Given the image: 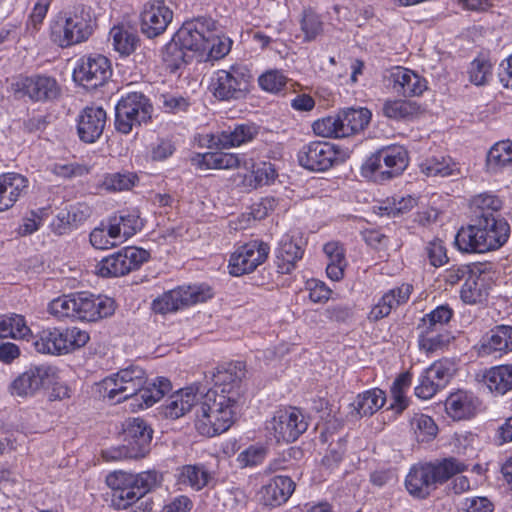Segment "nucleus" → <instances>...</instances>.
<instances>
[{
    "mask_svg": "<svg viewBox=\"0 0 512 512\" xmlns=\"http://www.w3.org/2000/svg\"><path fill=\"white\" fill-rule=\"evenodd\" d=\"M245 377L242 362L219 366L211 373L213 387L204 391L197 410L196 429L213 437L227 431L235 421L240 400V383Z\"/></svg>",
    "mask_w": 512,
    "mask_h": 512,
    "instance_id": "1",
    "label": "nucleus"
},
{
    "mask_svg": "<svg viewBox=\"0 0 512 512\" xmlns=\"http://www.w3.org/2000/svg\"><path fill=\"white\" fill-rule=\"evenodd\" d=\"M102 387L108 399L115 403L132 399L131 405L138 409L151 407L172 388L170 380L165 377L148 382L145 371L134 365L105 378Z\"/></svg>",
    "mask_w": 512,
    "mask_h": 512,
    "instance_id": "2",
    "label": "nucleus"
},
{
    "mask_svg": "<svg viewBox=\"0 0 512 512\" xmlns=\"http://www.w3.org/2000/svg\"><path fill=\"white\" fill-rule=\"evenodd\" d=\"M471 224L461 228L455 236V245L462 252L484 253L502 247L510 235L505 218H471Z\"/></svg>",
    "mask_w": 512,
    "mask_h": 512,
    "instance_id": "3",
    "label": "nucleus"
},
{
    "mask_svg": "<svg viewBox=\"0 0 512 512\" xmlns=\"http://www.w3.org/2000/svg\"><path fill=\"white\" fill-rule=\"evenodd\" d=\"M466 469L467 465L455 457L419 463L411 467L405 479V486L413 497L425 499L439 485Z\"/></svg>",
    "mask_w": 512,
    "mask_h": 512,
    "instance_id": "4",
    "label": "nucleus"
},
{
    "mask_svg": "<svg viewBox=\"0 0 512 512\" xmlns=\"http://www.w3.org/2000/svg\"><path fill=\"white\" fill-rule=\"evenodd\" d=\"M106 483L111 488V504L121 510L138 503L159 483L156 471H144L138 474L114 471L107 475Z\"/></svg>",
    "mask_w": 512,
    "mask_h": 512,
    "instance_id": "5",
    "label": "nucleus"
},
{
    "mask_svg": "<svg viewBox=\"0 0 512 512\" xmlns=\"http://www.w3.org/2000/svg\"><path fill=\"white\" fill-rule=\"evenodd\" d=\"M153 430L141 418H129L123 428V445L102 451L105 460L138 459L150 449Z\"/></svg>",
    "mask_w": 512,
    "mask_h": 512,
    "instance_id": "6",
    "label": "nucleus"
},
{
    "mask_svg": "<svg viewBox=\"0 0 512 512\" xmlns=\"http://www.w3.org/2000/svg\"><path fill=\"white\" fill-rule=\"evenodd\" d=\"M252 75L244 65H232L221 69L212 77L210 88L213 95L222 101L244 98L251 85Z\"/></svg>",
    "mask_w": 512,
    "mask_h": 512,
    "instance_id": "7",
    "label": "nucleus"
},
{
    "mask_svg": "<svg viewBox=\"0 0 512 512\" xmlns=\"http://www.w3.org/2000/svg\"><path fill=\"white\" fill-rule=\"evenodd\" d=\"M152 110L149 99L143 93H128L115 106V129L122 134L130 133L134 127L151 118Z\"/></svg>",
    "mask_w": 512,
    "mask_h": 512,
    "instance_id": "8",
    "label": "nucleus"
},
{
    "mask_svg": "<svg viewBox=\"0 0 512 512\" xmlns=\"http://www.w3.org/2000/svg\"><path fill=\"white\" fill-rule=\"evenodd\" d=\"M149 252L137 247H125L103 258L96 265V274L101 277L124 276L148 261Z\"/></svg>",
    "mask_w": 512,
    "mask_h": 512,
    "instance_id": "9",
    "label": "nucleus"
},
{
    "mask_svg": "<svg viewBox=\"0 0 512 512\" xmlns=\"http://www.w3.org/2000/svg\"><path fill=\"white\" fill-rule=\"evenodd\" d=\"M211 297V289L208 286L193 285L178 287L155 299L153 301V309L155 312L165 314L197 303L205 302Z\"/></svg>",
    "mask_w": 512,
    "mask_h": 512,
    "instance_id": "10",
    "label": "nucleus"
},
{
    "mask_svg": "<svg viewBox=\"0 0 512 512\" xmlns=\"http://www.w3.org/2000/svg\"><path fill=\"white\" fill-rule=\"evenodd\" d=\"M56 374L57 369L51 365L30 366L11 382L10 392L19 397L34 396L41 389L52 384Z\"/></svg>",
    "mask_w": 512,
    "mask_h": 512,
    "instance_id": "11",
    "label": "nucleus"
},
{
    "mask_svg": "<svg viewBox=\"0 0 512 512\" xmlns=\"http://www.w3.org/2000/svg\"><path fill=\"white\" fill-rule=\"evenodd\" d=\"M12 88L16 96H27L34 102L52 101L61 94V88L54 77L40 74L18 78Z\"/></svg>",
    "mask_w": 512,
    "mask_h": 512,
    "instance_id": "12",
    "label": "nucleus"
},
{
    "mask_svg": "<svg viewBox=\"0 0 512 512\" xmlns=\"http://www.w3.org/2000/svg\"><path fill=\"white\" fill-rule=\"evenodd\" d=\"M307 428L308 423L297 408L278 410L267 422V430L277 442H294Z\"/></svg>",
    "mask_w": 512,
    "mask_h": 512,
    "instance_id": "13",
    "label": "nucleus"
},
{
    "mask_svg": "<svg viewBox=\"0 0 512 512\" xmlns=\"http://www.w3.org/2000/svg\"><path fill=\"white\" fill-rule=\"evenodd\" d=\"M111 75L109 59L100 54L83 57L73 71L74 81L86 89L104 85Z\"/></svg>",
    "mask_w": 512,
    "mask_h": 512,
    "instance_id": "14",
    "label": "nucleus"
},
{
    "mask_svg": "<svg viewBox=\"0 0 512 512\" xmlns=\"http://www.w3.org/2000/svg\"><path fill=\"white\" fill-rule=\"evenodd\" d=\"M268 244L254 240L239 247L230 257L229 273L242 276L253 272L268 257Z\"/></svg>",
    "mask_w": 512,
    "mask_h": 512,
    "instance_id": "15",
    "label": "nucleus"
},
{
    "mask_svg": "<svg viewBox=\"0 0 512 512\" xmlns=\"http://www.w3.org/2000/svg\"><path fill=\"white\" fill-rule=\"evenodd\" d=\"M92 32L90 16L75 13L67 17L64 24L53 27L51 37L53 42L65 48L86 41Z\"/></svg>",
    "mask_w": 512,
    "mask_h": 512,
    "instance_id": "16",
    "label": "nucleus"
},
{
    "mask_svg": "<svg viewBox=\"0 0 512 512\" xmlns=\"http://www.w3.org/2000/svg\"><path fill=\"white\" fill-rule=\"evenodd\" d=\"M72 305L75 307L74 318L81 321L95 322L109 317L115 312L113 299L88 292L75 293Z\"/></svg>",
    "mask_w": 512,
    "mask_h": 512,
    "instance_id": "17",
    "label": "nucleus"
},
{
    "mask_svg": "<svg viewBox=\"0 0 512 512\" xmlns=\"http://www.w3.org/2000/svg\"><path fill=\"white\" fill-rule=\"evenodd\" d=\"M215 28V21L212 18L198 17L183 23L175 33L176 38L187 51L199 52L202 54L212 29Z\"/></svg>",
    "mask_w": 512,
    "mask_h": 512,
    "instance_id": "18",
    "label": "nucleus"
},
{
    "mask_svg": "<svg viewBox=\"0 0 512 512\" xmlns=\"http://www.w3.org/2000/svg\"><path fill=\"white\" fill-rule=\"evenodd\" d=\"M337 160L333 145L325 141L305 144L298 152L299 164L310 171H326Z\"/></svg>",
    "mask_w": 512,
    "mask_h": 512,
    "instance_id": "19",
    "label": "nucleus"
},
{
    "mask_svg": "<svg viewBox=\"0 0 512 512\" xmlns=\"http://www.w3.org/2000/svg\"><path fill=\"white\" fill-rule=\"evenodd\" d=\"M173 12L163 0H153L141 12V32L148 38L163 34L172 21Z\"/></svg>",
    "mask_w": 512,
    "mask_h": 512,
    "instance_id": "20",
    "label": "nucleus"
},
{
    "mask_svg": "<svg viewBox=\"0 0 512 512\" xmlns=\"http://www.w3.org/2000/svg\"><path fill=\"white\" fill-rule=\"evenodd\" d=\"M454 374L453 365L448 361H436L420 378L415 394L422 399L433 397L439 389L446 387Z\"/></svg>",
    "mask_w": 512,
    "mask_h": 512,
    "instance_id": "21",
    "label": "nucleus"
},
{
    "mask_svg": "<svg viewBox=\"0 0 512 512\" xmlns=\"http://www.w3.org/2000/svg\"><path fill=\"white\" fill-rule=\"evenodd\" d=\"M206 387L203 384H193L184 389H180L170 396L165 406V415L167 417L177 419L196 406L195 415L203 401V395ZM197 419L195 420V422Z\"/></svg>",
    "mask_w": 512,
    "mask_h": 512,
    "instance_id": "22",
    "label": "nucleus"
},
{
    "mask_svg": "<svg viewBox=\"0 0 512 512\" xmlns=\"http://www.w3.org/2000/svg\"><path fill=\"white\" fill-rule=\"evenodd\" d=\"M388 86L404 97L421 95L426 89V81L412 70L404 67H395L386 76Z\"/></svg>",
    "mask_w": 512,
    "mask_h": 512,
    "instance_id": "23",
    "label": "nucleus"
},
{
    "mask_svg": "<svg viewBox=\"0 0 512 512\" xmlns=\"http://www.w3.org/2000/svg\"><path fill=\"white\" fill-rule=\"evenodd\" d=\"M106 111L102 107H85L78 116L77 132L81 141L94 143L103 133Z\"/></svg>",
    "mask_w": 512,
    "mask_h": 512,
    "instance_id": "24",
    "label": "nucleus"
},
{
    "mask_svg": "<svg viewBox=\"0 0 512 512\" xmlns=\"http://www.w3.org/2000/svg\"><path fill=\"white\" fill-rule=\"evenodd\" d=\"M295 482L288 476L278 475L262 487L261 500L266 506L276 507L287 502L295 490Z\"/></svg>",
    "mask_w": 512,
    "mask_h": 512,
    "instance_id": "25",
    "label": "nucleus"
},
{
    "mask_svg": "<svg viewBox=\"0 0 512 512\" xmlns=\"http://www.w3.org/2000/svg\"><path fill=\"white\" fill-rule=\"evenodd\" d=\"M385 402L386 394L383 390L379 388L366 390L358 394L350 404L351 411L349 415L353 419L372 416L384 406Z\"/></svg>",
    "mask_w": 512,
    "mask_h": 512,
    "instance_id": "26",
    "label": "nucleus"
},
{
    "mask_svg": "<svg viewBox=\"0 0 512 512\" xmlns=\"http://www.w3.org/2000/svg\"><path fill=\"white\" fill-rule=\"evenodd\" d=\"M478 351L481 356L512 351V327L500 325L492 329L482 338Z\"/></svg>",
    "mask_w": 512,
    "mask_h": 512,
    "instance_id": "27",
    "label": "nucleus"
},
{
    "mask_svg": "<svg viewBox=\"0 0 512 512\" xmlns=\"http://www.w3.org/2000/svg\"><path fill=\"white\" fill-rule=\"evenodd\" d=\"M28 180L18 173H6L0 176V211L11 208L20 195L27 189Z\"/></svg>",
    "mask_w": 512,
    "mask_h": 512,
    "instance_id": "28",
    "label": "nucleus"
},
{
    "mask_svg": "<svg viewBox=\"0 0 512 512\" xmlns=\"http://www.w3.org/2000/svg\"><path fill=\"white\" fill-rule=\"evenodd\" d=\"M412 292V286L403 284L400 287L389 290L379 302L371 309L369 319L378 321L391 313V310L405 303Z\"/></svg>",
    "mask_w": 512,
    "mask_h": 512,
    "instance_id": "29",
    "label": "nucleus"
},
{
    "mask_svg": "<svg viewBox=\"0 0 512 512\" xmlns=\"http://www.w3.org/2000/svg\"><path fill=\"white\" fill-rule=\"evenodd\" d=\"M197 165L206 169H237L240 167L249 168V162L244 156L225 152H208L198 154Z\"/></svg>",
    "mask_w": 512,
    "mask_h": 512,
    "instance_id": "30",
    "label": "nucleus"
},
{
    "mask_svg": "<svg viewBox=\"0 0 512 512\" xmlns=\"http://www.w3.org/2000/svg\"><path fill=\"white\" fill-rule=\"evenodd\" d=\"M478 399L465 391L451 394L445 401V410L454 420L469 418L475 414Z\"/></svg>",
    "mask_w": 512,
    "mask_h": 512,
    "instance_id": "31",
    "label": "nucleus"
},
{
    "mask_svg": "<svg viewBox=\"0 0 512 512\" xmlns=\"http://www.w3.org/2000/svg\"><path fill=\"white\" fill-rule=\"evenodd\" d=\"M343 138L356 134L369 124L371 112L367 108H344L338 113Z\"/></svg>",
    "mask_w": 512,
    "mask_h": 512,
    "instance_id": "32",
    "label": "nucleus"
},
{
    "mask_svg": "<svg viewBox=\"0 0 512 512\" xmlns=\"http://www.w3.org/2000/svg\"><path fill=\"white\" fill-rule=\"evenodd\" d=\"M178 482L200 491L213 480V473L203 463L183 465L178 469Z\"/></svg>",
    "mask_w": 512,
    "mask_h": 512,
    "instance_id": "33",
    "label": "nucleus"
},
{
    "mask_svg": "<svg viewBox=\"0 0 512 512\" xmlns=\"http://www.w3.org/2000/svg\"><path fill=\"white\" fill-rule=\"evenodd\" d=\"M257 134L258 129L253 124H236L221 131L215 144L220 148L240 146L254 139Z\"/></svg>",
    "mask_w": 512,
    "mask_h": 512,
    "instance_id": "34",
    "label": "nucleus"
},
{
    "mask_svg": "<svg viewBox=\"0 0 512 512\" xmlns=\"http://www.w3.org/2000/svg\"><path fill=\"white\" fill-rule=\"evenodd\" d=\"M302 256V248L289 236H284L276 250L278 272L281 274L291 273L295 269L296 262L300 260Z\"/></svg>",
    "mask_w": 512,
    "mask_h": 512,
    "instance_id": "35",
    "label": "nucleus"
},
{
    "mask_svg": "<svg viewBox=\"0 0 512 512\" xmlns=\"http://www.w3.org/2000/svg\"><path fill=\"white\" fill-rule=\"evenodd\" d=\"M66 342L60 328H46L40 331L33 341V346L38 353L61 355L66 353Z\"/></svg>",
    "mask_w": 512,
    "mask_h": 512,
    "instance_id": "36",
    "label": "nucleus"
},
{
    "mask_svg": "<svg viewBox=\"0 0 512 512\" xmlns=\"http://www.w3.org/2000/svg\"><path fill=\"white\" fill-rule=\"evenodd\" d=\"M503 206L502 200L490 192L475 195L470 200L471 218L499 217V211Z\"/></svg>",
    "mask_w": 512,
    "mask_h": 512,
    "instance_id": "37",
    "label": "nucleus"
},
{
    "mask_svg": "<svg viewBox=\"0 0 512 512\" xmlns=\"http://www.w3.org/2000/svg\"><path fill=\"white\" fill-rule=\"evenodd\" d=\"M419 329H421L418 340L419 347L427 353L442 349L448 345L453 338L446 328H434L420 325Z\"/></svg>",
    "mask_w": 512,
    "mask_h": 512,
    "instance_id": "38",
    "label": "nucleus"
},
{
    "mask_svg": "<svg viewBox=\"0 0 512 512\" xmlns=\"http://www.w3.org/2000/svg\"><path fill=\"white\" fill-rule=\"evenodd\" d=\"M186 48L176 39L167 43L162 52V60L171 73L185 67L192 59V55L186 52Z\"/></svg>",
    "mask_w": 512,
    "mask_h": 512,
    "instance_id": "39",
    "label": "nucleus"
},
{
    "mask_svg": "<svg viewBox=\"0 0 512 512\" xmlns=\"http://www.w3.org/2000/svg\"><path fill=\"white\" fill-rule=\"evenodd\" d=\"M409 162L408 152L402 146H390V157L387 169L381 170L378 175V183L389 181L398 177L407 168Z\"/></svg>",
    "mask_w": 512,
    "mask_h": 512,
    "instance_id": "40",
    "label": "nucleus"
},
{
    "mask_svg": "<svg viewBox=\"0 0 512 512\" xmlns=\"http://www.w3.org/2000/svg\"><path fill=\"white\" fill-rule=\"evenodd\" d=\"M487 387L500 395L512 388V365H500L491 368L485 375Z\"/></svg>",
    "mask_w": 512,
    "mask_h": 512,
    "instance_id": "41",
    "label": "nucleus"
},
{
    "mask_svg": "<svg viewBox=\"0 0 512 512\" xmlns=\"http://www.w3.org/2000/svg\"><path fill=\"white\" fill-rule=\"evenodd\" d=\"M30 332L22 315H0V338L24 339Z\"/></svg>",
    "mask_w": 512,
    "mask_h": 512,
    "instance_id": "42",
    "label": "nucleus"
},
{
    "mask_svg": "<svg viewBox=\"0 0 512 512\" xmlns=\"http://www.w3.org/2000/svg\"><path fill=\"white\" fill-rule=\"evenodd\" d=\"M390 157V146L383 147L372 153L361 166V175L373 182L378 183V173L387 169Z\"/></svg>",
    "mask_w": 512,
    "mask_h": 512,
    "instance_id": "43",
    "label": "nucleus"
},
{
    "mask_svg": "<svg viewBox=\"0 0 512 512\" xmlns=\"http://www.w3.org/2000/svg\"><path fill=\"white\" fill-rule=\"evenodd\" d=\"M510 163H512V141L506 140L494 144L487 154L488 171L495 173Z\"/></svg>",
    "mask_w": 512,
    "mask_h": 512,
    "instance_id": "44",
    "label": "nucleus"
},
{
    "mask_svg": "<svg viewBox=\"0 0 512 512\" xmlns=\"http://www.w3.org/2000/svg\"><path fill=\"white\" fill-rule=\"evenodd\" d=\"M122 242L119 227L109 223L108 229L96 227L90 233V243L96 249H108Z\"/></svg>",
    "mask_w": 512,
    "mask_h": 512,
    "instance_id": "45",
    "label": "nucleus"
},
{
    "mask_svg": "<svg viewBox=\"0 0 512 512\" xmlns=\"http://www.w3.org/2000/svg\"><path fill=\"white\" fill-rule=\"evenodd\" d=\"M382 111L390 119L408 120L418 114L419 106L411 101L389 100L384 103Z\"/></svg>",
    "mask_w": 512,
    "mask_h": 512,
    "instance_id": "46",
    "label": "nucleus"
},
{
    "mask_svg": "<svg viewBox=\"0 0 512 512\" xmlns=\"http://www.w3.org/2000/svg\"><path fill=\"white\" fill-rule=\"evenodd\" d=\"M114 49L121 55L128 56L133 53L138 45V36L123 27L115 26L110 31Z\"/></svg>",
    "mask_w": 512,
    "mask_h": 512,
    "instance_id": "47",
    "label": "nucleus"
},
{
    "mask_svg": "<svg viewBox=\"0 0 512 512\" xmlns=\"http://www.w3.org/2000/svg\"><path fill=\"white\" fill-rule=\"evenodd\" d=\"M410 425L418 442H429L436 437L438 432L434 420L425 414H414L410 420Z\"/></svg>",
    "mask_w": 512,
    "mask_h": 512,
    "instance_id": "48",
    "label": "nucleus"
},
{
    "mask_svg": "<svg viewBox=\"0 0 512 512\" xmlns=\"http://www.w3.org/2000/svg\"><path fill=\"white\" fill-rule=\"evenodd\" d=\"M420 167L425 175L440 177L452 176L457 169L452 159L444 156L426 159Z\"/></svg>",
    "mask_w": 512,
    "mask_h": 512,
    "instance_id": "49",
    "label": "nucleus"
},
{
    "mask_svg": "<svg viewBox=\"0 0 512 512\" xmlns=\"http://www.w3.org/2000/svg\"><path fill=\"white\" fill-rule=\"evenodd\" d=\"M232 41L230 38L219 35L217 27L212 29L209 37V43H206L202 55H207L209 60H218L226 56L231 49Z\"/></svg>",
    "mask_w": 512,
    "mask_h": 512,
    "instance_id": "50",
    "label": "nucleus"
},
{
    "mask_svg": "<svg viewBox=\"0 0 512 512\" xmlns=\"http://www.w3.org/2000/svg\"><path fill=\"white\" fill-rule=\"evenodd\" d=\"M109 223L116 224L119 227L120 237L123 240L131 237L143 226L138 211H131L119 216L109 218Z\"/></svg>",
    "mask_w": 512,
    "mask_h": 512,
    "instance_id": "51",
    "label": "nucleus"
},
{
    "mask_svg": "<svg viewBox=\"0 0 512 512\" xmlns=\"http://www.w3.org/2000/svg\"><path fill=\"white\" fill-rule=\"evenodd\" d=\"M481 274H470L461 289V299L468 304L481 302L485 291L483 290V280L479 278Z\"/></svg>",
    "mask_w": 512,
    "mask_h": 512,
    "instance_id": "52",
    "label": "nucleus"
},
{
    "mask_svg": "<svg viewBox=\"0 0 512 512\" xmlns=\"http://www.w3.org/2000/svg\"><path fill=\"white\" fill-rule=\"evenodd\" d=\"M313 131L322 137L343 138L341 135L340 120L338 114L329 116L313 123Z\"/></svg>",
    "mask_w": 512,
    "mask_h": 512,
    "instance_id": "53",
    "label": "nucleus"
},
{
    "mask_svg": "<svg viewBox=\"0 0 512 512\" xmlns=\"http://www.w3.org/2000/svg\"><path fill=\"white\" fill-rule=\"evenodd\" d=\"M138 177L135 173L125 172V173H113L106 176L104 185L107 189L113 191H123L131 189Z\"/></svg>",
    "mask_w": 512,
    "mask_h": 512,
    "instance_id": "54",
    "label": "nucleus"
},
{
    "mask_svg": "<svg viewBox=\"0 0 512 512\" xmlns=\"http://www.w3.org/2000/svg\"><path fill=\"white\" fill-rule=\"evenodd\" d=\"M75 300V293L69 295H63L57 299H54L49 304V312L58 317H71L74 318L75 315V307H73L72 303Z\"/></svg>",
    "mask_w": 512,
    "mask_h": 512,
    "instance_id": "55",
    "label": "nucleus"
},
{
    "mask_svg": "<svg viewBox=\"0 0 512 512\" xmlns=\"http://www.w3.org/2000/svg\"><path fill=\"white\" fill-rule=\"evenodd\" d=\"M301 29L305 34V40H314L322 32V21L312 10H305L301 21Z\"/></svg>",
    "mask_w": 512,
    "mask_h": 512,
    "instance_id": "56",
    "label": "nucleus"
},
{
    "mask_svg": "<svg viewBox=\"0 0 512 512\" xmlns=\"http://www.w3.org/2000/svg\"><path fill=\"white\" fill-rule=\"evenodd\" d=\"M453 311L448 305H441L422 319L423 326L445 328L444 325L452 318Z\"/></svg>",
    "mask_w": 512,
    "mask_h": 512,
    "instance_id": "57",
    "label": "nucleus"
},
{
    "mask_svg": "<svg viewBox=\"0 0 512 512\" xmlns=\"http://www.w3.org/2000/svg\"><path fill=\"white\" fill-rule=\"evenodd\" d=\"M260 87L268 92H279L287 82V78L278 70H270L258 79Z\"/></svg>",
    "mask_w": 512,
    "mask_h": 512,
    "instance_id": "58",
    "label": "nucleus"
},
{
    "mask_svg": "<svg viewBox=\"0 0 512 512\" xmlns=\"http://www.w3.org/2000/svg\"><path fill=\"white\" fill-rule=\"evenodd\" d=\"M481 274L480 266L473 263L468 265L453 266L445 271L444 280L450 285L457 284L461 279L470 274Z\"/></svg>",
    "mask_w": 512,
    "mask_h": 512,
    "instance_id": "59",
    "label": "nucleus"
},
{
    "mask_svg": "<svg viewBox=\"0 0 512 512\" xmlns=\"http://www.w3.org/2000/svg\"><path fill=\"white\" fill-rule=\"evenodd\" d=\"M429 263L434 267H440L448 262L446 248L440 239H434L425 247Z\"/></svg>",
    "mask_w": 512,
    "mask_h": 512,
    "instance_id": "60",
    "label": "nucleus"
},
{
    "mask_svg": "<svg viewBox=\"0 0 512 512\" xmlns=\"http://www.w3.org/2000/svg\"><path fill=\"white\" fill-rule=\"evenodd\" d=\"M63 339L66 342V353L69 351L84 346L89 340V334L77 327L62 329Z\"/></svg>",
    "mask_w": 512,
    "mask_h": 512,
    "instance_id": "61",
    "label": "nucleus"
},
{
    "mask_svg": "<svg viewBox=\"0 0 512 512\" xmlns=\"http://www.w3.org/2000/svg\"><path fill=\"white\" fill-rule=\"evenodd\" d=\"M491 65L486 60L475 59L469 68L470 81L475 85H484L490 76Z\"/></svg>",
    "mask_w": 512,
    "mask_h": 512,
    "instance_id": "62",
    "label": "nucleus"
},
{
    "mask_svg": "<svg viewBox=\"0 0 512 512\" xmlns=\"http://www.w3.org/2000/svg\"><path fill=\"white\" fill-rule=\"evenodd\" d=\"M265 456V448L251 446L239 454L238 461L243 467H253L261 464L264 461Z\"/></svg>",
    "mask_w": 512,
    "mask_h": 512,
    "instance_id": "63",
    "label": "nucleus"
},
{
    "mask_svg": "<svg viewBox=\"0 0 512 512\" xmlns=\"http://www.w3.org/2000/svg\"><path fill=\"white\" fill-rule=\"evenodd\" d=\"M362 236L367 245L375 250H384L388 247V237L376 229H367L362 232Z\"/></svg>",
    "mask_w": 512,
    "mask_h": 512,
    "instance_id": "64",
    "label": "nucleus"
}]
</instances>
